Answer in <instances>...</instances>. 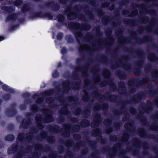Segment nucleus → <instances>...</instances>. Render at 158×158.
I'll return each instance as SVG.
<instances>
[{
    "label": "nucleus",
    "mask_w": 158,
    "mask_h": 158,
    "mask_svg": "<svg viewBox=\"0 0 158 158\" xmlns=\"http://www.w3.org/2000/svg\"><path fill=\"white\" fill-rule=\"evenodd\" d=\"M148 91L147 93L149 95L153 96L156 94V90L153 89V85L152 84H148L147 87Z\"/></svg>",
    "instance_id": "nucleus-35"
},
{
    "label": "nucleus",
    "mask_w": 158,
    "mask_h": 158,
    "mask_svg": "<svg viewBox=\"0 0 158 158\" xmlns=\"http://www.w3.org/2000/svg\"><path fill=\"white\" fill-rule=\"evenodd\" d=\"M55 90L53 89H50L45 91L43 95L45 96H51L54 93Z\"/></svg>",
    "instance_id": "nucleus-47"
},
{
    "label": "nucleus",
    "mask_w": 158,
    "mask_h": 158,
    "mask_svg": "<svg viewBox=\"0 0 158 158\" xmlns=\"http://www.w3.org/2000/svg\"><path fill=\"white\" fill-rule=\"evenodd\" d=\"M65 39L67 40L68 43L73 44L74 42V39L71 35H66Z\"/></svg>",
    "instance_id": "nucleus-46"
},
{
    "label": "nucleus",
    "mask_w": 158,
    "mask_h": 158,
    "mask_svg": "<svg viewBox=\"0 0 158 158\" xmlns=\"http://www.w3.org/2000/svg\"><path fill=\"white\" fill-rule=\"evenodd\" d=\"M34 137L33 133L31 132L27 133L25 139L29 142L31 141Z\"/></svg>",
    "instance_id": "nucleus-53"
},
{
    "label": "nucleus",
    "mask_w": 158,
    "mask_h": 158,
    "mask_svg": "<svg viewBox=\"0 0 158 158\" xmlns=\"http://www.w3.org/2000/svg\"><path fill=\"white\" fill-rule=\"evenodd\" d=\"M145 93L143 91H140L134 94L130 100H122L118 102V105H121L119 110H115L113 111L114 114L115 115H120L122 114L121 111L123 109H126L125 105L131 103L136 104L139 102L142 98L145 96Z\"/></svg>",
    "instance_id": "nucleus-3"
},
{
    "label": "nucleus",
    "mask_w": 158,
    "mask_h": 158,
    "mask_svg": "<svg viewBox=\"0 0 158 158\" xmlns=\"http://www.w3.org/2000/svg\"><path fill=\"white\" fill-rule=\"evenodd\" d=\"M2 89L4 91L7 92H8L11 93H15V91L13 89L9 88L8 86L4 84L2 86Z\"/></svg>",
    "instance_id": "nucleus-44"
},
{
    "label": "nucleus",
    "mask_w": 158,
    "mask_h": 158,
    "mask_svg": "<svg viewBox=\"0 0 158 158\" xmlns=\"http://www.w3.org/2000/svg\"><path fill=\"white\" fill-rule=\"evenodd\" d=\"M99 69V66L98 65H96L95 66L94 69L93 70V71L95 73L94 76L96 78V80L100 81L101 80L100 77L98 75V72L97 71Z\"/></svg>",
    "instance_id": "nucleus-41"
},
{
    "label": "nucleus",
    "mask_w": 158,
    "mask_h": 158,
    "mask_svg": "<svg viewBox=\"0 0 158 158\" xmlns=\"http://www.w3.org/2000/svg\"><path fill=\"white\" fill-rule=\"evenodd\" d=\"M48 133L47 131H42L41 132L40 135H38L36 136V139L40 141L46 139L47 142L51 144L54 143L56 140L54 136L52 135L48 136Z\"/></svg>",
    "instance_id": "nucleus-12"
},
{
    "label": "nucleus",
    "mask_w": 158,
    "mask_h": 158,
    "mask_svg": "<svg viewBox=\"0 0 158 158\" xmlns=\"http://www.w3.org/2000/svg\"><path fill=\"white\" fill-rule=\"evenodd\" d=\"M90 125L89 121L86 119H83L81 120L80 126L78 124H75L72 127L70 124L65 123L63 125L64 131L62 133V135L64 137H69L71 131L78 132L80 130L81 127H89Z\"/></svg>",
    "instance_id": "nucleus-4"
},
{
    "label": "nucleus",
    "mask_w": 158,
    "mask_h": 158,
    "mask_svg": "<svg viewBox=\"0 0 158 158\" xmlns=\"http://www.w3.org/2000/svg\"><path fill=\"white\" fill-rule=\"evenodd\" d=\"M31 118L29 117H27L25 121L24 119L23 120L20 124V127L24 129H27L31 123Z\"/></svg>",
    "instance_id": "nucleus-29"
},
{
    "label": "nucleus",
    "mask_w": 158,
    "mask_h": 158,
    "mask_svg": "<svg viewBox=\"0 0 158 158\" xmlns=\"http://www.w3.org/2000/svg\"><path fill=\"white\" fill-rule=\"evenodd\" d=\"M133 125V122L131 120L129 122L125 123L124 124V127L125 129L128 130L129 131H131Z\"/></svg>",
    "instance_id": "nucleus-43"
},
{
    "label": "nucleus",
    "mask_w": 158,
    "mask_h": 158,
    "mask_svg": "<svg viewBox=\"0 0 158 158\" xmlns=\"http://www.w3.org/2000/svg\"><path fill=\"white\" fill-rule=\"evenodd\" d=\"M151 76L153 81H155L158 78V69H154L151 71Z\"/></svg>",
    "instance_id": "nucleus-45"
},
{
    "label": "nucleus",
    "mask_w": 158,
    "mask_h": 158,
    "mask_svg": "<svg viewBox=\"0 0 158 158\" xmlns=\"http://www.w3.org/2000/svg\"><path fill=\"white\" fill-rule=\"evenodd\" d=\"M85 95L82 97V99L84 102H87L90 99V96L88 93L84 92Z\"/></svg>",
    "instance_id": "nucleus-49"
},
{
    "label": "nucleus",
    "mask_w": 158,
    "mask_h": 158,
    "mask_svg": "<svg viewBox=\"0 0 158 158\" xmlns=\"http://www.w3.org/2000/svg\"><path fill=\"white\" fill-rule=\"evenodd\" d=\"M1 9L9 13H10L15 10V8L12 6H3L1 7Z\"/></svg>",
    "instance_id": "nucleus-37"
},
{
    "label": "nucleus",
    "mask_w": 158,
    "mask_h": 158,
    "mask_svg": "<svg viewBox=\"0 0 158 158\" xmlns=\"http://www.w3.org/2000/svg\"><path fill=\"white\" fill-rule=\"evenodd\" d=\"M48 129L55 133H58L62 131V128L58 125H55L54 126L49 125L48 127Z\"/></svg>",
    "instance_id": "nucleus-26"
},
{
    "label": "nucleus",
    "mask_w": 158,
    "mask_h": 158,
    "mask_svg": "<svg viewBox=\"0 0 158 158\" xmlns=\"http://www.w3.org/2000/svg\"><path fill=\"white\" fill-rule=\"evenodd\" d=\"M153 151L156 154V157L153 156H151L150 157L148 158H158V146H155L152 147Z\"/></svg>",
    "instance_id": "nucleus-55"
},
{
    "label": "nucleus",
    "mask_w": 158,
    "mask_h": 158,
    "mask_svg": "<svg viewBox=\"0 0 158 158\" xmlns=\"http://www.w3.org/2000/svg\"><path fill=\"white\" fill-rule=\"evenodd\" d=\"M58 99L59 102L63 103L64 107L59 110L60 114H64L65 115H68L70 114V111L68 108V105L67 104H64V103L65 101L64 99V96L61 95L58 98Z\"/></svg>",
    "instance_id": "nucleus-17"
},
{
    "label": "nucleus",
    "mask_w": 158,
    "mask_h": 158,
    "mask_svg": "<svg viewBox=\"0 0 158 158\" xmlns=\"http://www.w3.org/2000/svg\"><path fill=\"white\" fill-rule=\"evenodd\" d=\"M92 95L94 96H96L98 97H103L105 98V96L99 93V92L98 90H95L92 93Z\"/></svg>",
    "instance_id": "nucleus-62"
},
{
    "label": "nucleus",
    "mask_w": 158,
    "mask_h": 158,
    "mask_svg": "<svg viewBox=\"0 0 158 158\" xmlns=\"http://www.w3.org/2000/svg\"><path fill=\"white\" fill-rule=\"evenodd\" d=\"M102 118L100 113H97L94 115V120L91 124L92 128L98 127L102 121Z\"/></svg>",
    "instance_id": "nucleus-20"
},
{
    "label": "nucleus",
    "mask_w": 158,
    "mask_h": 158,
    "mask_svg": "<svg viewBox=\"0 0 158 158\" xmlns=\"http://www.w3.org/2000/svg\"><path fill=\"white\" fill-rule=\"evenodd\" d=\"M121 147V145L120 144L117 143L114 145L113 147L111 149L108 146H106L103 148L102 149V151L103 152H108L110 156V158H113L112 156H115L116 155V152L115 151L117 149H119Z\"/></svg>",
    "instance_id": "nucleus-14"
},
{
    "label": "nucleus",
    "mask_w": 158,
    "mask_h": 158,
    "mask_svg": "<svg viewBox=\"0 0 158 158\" xmlns=\"http://www.w3.org/2000/svg\"><path fill=\"white\" fill-rule=\"evenodd\" d=\"M54 98L52 97H50L48 98H47L46 99V102L50 104L51 105H53L54 106L55 105L52 104V103L54 102Z\"/></svg>",
    "instance_id": "nucleus-63"
},
{
    "label": "nucleus",
    "mask_w": 158,
    "mask_h": 158,
    "mask_svg": "<svg viewBox=\"0 0 158 158\" xmlns=\"http://www.w3.org/2000/svg\"><path fill=\"white\" fill-rule=\"evenodd\" d=\"M95 12L97 13L98 15L102 18V23L104 25H106L109 22V17L107 15H104L105 13L101 8L95 9Z\"/></svg>",
    "instance_id": "nucleus-19"
},
{
    "label": "nucleus",
    "mask_w": 158,
    "mask_h": 158,
    "mask_svg": "<svg viewBox=\"0 0 158 158\" xmlns=\"http://www.w3.org/2000/svg\"><path fill=\"white\" fill-rule=\"evenodd\" d=\"M149 81V78L148 76H145L139 81L138 79L134 77L130 79L127 82L128 86L131 87L129 92L133 94L136 92V87L135 85V84H137L141 86L147 83Z\"/></svg>",
    "instance_id": "nucleus-5"
},
{
    "label": "nucleus",
    "mask_w": 158,
    "mask_h": 158,
    "mask_svg": "<svg viewBox=\"0 0 158 158\" xmlns=\"http://www.w3.org/2000/svg\"><path fill=\"white\" fill-rule=\"evenodd\" d=\"M31 111L34 113L37 112L39 110V107L36 104L32 105L31 107Z\"/></svg>",
    "instance_id": "nucleus-58"
},
{
    "label": "nucleus",
    "mask_w": 158,
    "mask_h": 158,
    "mask_svg": "<svg viewBox=\"0 0 158 158\" xmlns=\"http://www.w3.org/2000/svg\"><path fill=\"white\" fill-rule=\"evenodd\" d=\"M15 138V136L13 134H9L5 138V139L6 141H13Z\"/></svg>",
    "instance_id": "nucleus-54"
},
{
    "label": "nucleus",
    "mask_w": 158,
    "mask_h": 158,
    "mask_svg": "<svg viewBox=\"0 0 158 158\" xmlns=\"http://www.w3.org/2000/svg\"><path fill=\"white\" fill-rule=\"evenodd\" d=\"M138 134L141 137L146 138L148 136V134L146 129L143 127L139 128L138 130Z\"/></svg>",
    "instance_id": "nucleus-32"
},
{
    "label": "nucleus",
    "mask_w": 158,
    "mask_h": 158,
    "mask_svg": "<svg viewBox=\"0 0 158 158\" xmlns=\"http://www.w3.org/2000/svg\"><path fill=\"white\" fill-rule=\"evenodd\" d=\"M123 137L122 138L121 140L122 142H127L128 139L129 137V135L128 133H124L123 134Z\"/></svg>",
    "instance_id": "nucleus-56"
},
{
    "label": "nucleus",
    "mask_w": 158,
    "mask_h": 158,
    "mask_svg": "<svg viewBox=\"0 0 158 158\" xmlns=\"http://www.w3.org/2000/svg\"><path fill=\"white\" fill-rule=\"evenodd\" d=\"M25 135L24 133L21 132L19 134L17 137V139L19 141L22 142L25 139Z\"/></svg>",
    "instance_id": "nucleus-59"
},
{
    "label": "nucleus",
    "mask_w": 158,
    "mask_h": 158,
    "mask_svg": "<svg viewBox=\"0 0 158 158\" xmlns=\"http://www.w3.org/2000/svg\"><path fill=\"white\" fill-rule=\"evenodd\" d=\"M83 8V6L80 4L75 5L72 9L75 12L71 10L68 13H65L68 19L69 20H73L76 19L77 17V15L79 14V12L81 11Z\"/></svg>",
    "instance_id": "nucleus-10"
},
{
    "label": "nucleus",
    "mask_w": 158,
    "mask_h": 158,
    "mask_svg": "<svg viewBox=\"0 0 158 158\" xmlns=\"http://www.w3.org/2000/svg\"><path fill=\"white\" fill-rule=\"evenodd\" d=\"M131 6L132 7H136L138 8L142 9L144 10L145 12L147 13L149 12V11L148 10V9L150 7V6H148L147 5L144 3L137 4L134 3L131 4Z\"/></svg>",
    "instance_id": "nucleus-27"
},
{
    "label": "nucleus",
    "mask_w": 158,
    "mask_h": 158,
    "mask_svg": "<svg viewBox=\"0 0 158 158\" xmlns=\"http://www.w3.org/2000/svg\"><path fill=\"white\" fill-rule=\"evenodd\" d=\"M53 112L50 109L47 108L45 110L43 113L44 118L40 114L36 115L35 116V119L37 124V126L39 130H42L44 128V125L42 124L48 123H52L54 121V118L52 115Z\"/></svg>",
    "instance_id": "nucleus-2"
},
{
    "label": "nucleus",
    "mask_w": 158,
    "mask_h": 158,
    "mask_svg": "<svg viewBox=\"0 0 158 158\" xmlns=\"http://www.w3.org/2000/svg\"><path fill=\"white\" fill-rule=\"evenodd\" d=\"M18 149V145L17 144H14L12 145L9 147L7 149V153L8 154H11L13 153L16 152Z\"/></svg>",
    "instance_id": "nucleus-33"
},
{
    "label": "nucleus",
    "mask_w": 158,
    "mask_h": 158,
    "mask_svg": "<svg viewBox=\"0 0 158 158\" xmlns=\"http://www.w3.org/2000/svg\"><path fill=\"white\" fill-rule=\"evenodd\" d=\"M90 113L88 110H85L82 111V114L84 118H88L89 116Z\"/></svg>",
    "instance_id": "nucleus-57"
},
{
    "label": "nucleus",
    "mask_w": 158,
    "mask_h": 158,
    "mask_svg": "<svg viewBox=\"0 0 158 158\" xmlns=\"http://www.w3.org/2000/svg\"><path fill=\"white\" fill-rule=\"evenodd\" d=\"M147 58L148 60L150 61H158V58L156 57V54L154 52H151L148 55Z\"/></svg>",
    "instance_id": "nucleus-39"
},
{
    "label": "nucleus",
    "mask_w": 158,
    "mask_h": 158,
    "mask_svg": "<svg viewBox=\"0 0 158 158\" xmlns=\"http://www.w3.org/2000/svg\"><path fill=\"white\" fill-rule=\"evenodd\" d=\"M139 110L142 111V114L140 113L139 114L136 116L137 119H140L143 125H146L147 123V119L145 118H143L142 114L143 113L149 114L152 111L153 109V106L152 104L147 101V103H144L141 105L139 108Z\"/></svg>",
    "instance_id": "nucleus-6"
},
{
    "label": "nucleus",
    "mask_w": 158,
    "mask_h": 158,
    "mask_svg": "<svg viewBox=\"0 0 158 158\" xmlns=\"http://www.w3.org/2000/svg\"><path fill=\"white\" fill-rule=\"evenodd\" d=\"M112 32V31L111 29H109L108 31H106V34L107 36L108 34L110 36L109 37V39L110 41V44H112L114 43V39L111 35Z\"/></svg>",
    "instance_id": "nucleus-40"
},
{
    "label": "nucleus",
    "mask_w": 158,
    "mask_h": 158,
    "mask_svg": "<svg viewBox=\"0 0 158 158\" xmlns=\"http://www.w3.org/2000/svg\"><path fill=\"white\" fill-rule=\"evenodd\" d=\"M120 65L123 67L124 69L127 71L130 72L131 70V66L130 64H126L123 63L121 59L119 58L117 59V60L114 64H112L111 68L112 69H114L118 66V65Z\"/></svg>",
    "instance_id": "nucleus-15"
},
{
    "label": "nucleus",
    "mask_w": 158,
    "mask_h": 158,
    "mask_svg": "<svg viewBox=\"0 0 158 158\" xmlns=\"http://www.w3.org/2000/svg\"><path fill=\"white\" fill-rule=\"evenodd\" d=\"M68 100L70 102L77 101L78 99V98L77 96H70L67 98Z\"/></svg>",
    "instance_id": "nucleus-60"
},
{
    "label": "nucleus",
    "mask_w": 158,
    "mask_h": 158,
    "mask_svg": "<svg viewBox=\"0 0 158 158\" xmlns=\"http://www.w3.org/2000/svg\"><path fill=\"white\" fill-rule=\"evenodd\" d=\"M152 39V36L150 35H146L142 39L140 37H137L135 38L136 42L139 44L147 42H151Z\"/></svg>",
    "instance_id": "nucleus-23"
},
{
    "label": "nucleus",
    "mask_w": 158,
    "mask_h": 158,
    "mask_svg": "<svg viewBox=\"0 0 158 158\" xmlns=\"http://www.w3.org/2000/svg\"><path fill=\"white\" fill-rule=\"evenodd\" d=\"M135 52L136 55L141 59L135 62V65L137 68L134 69L133 72L135 75L139 76L141 73L140 69L143 67L144 63V61L143 59L144 58L145 53L143 50L141 49H137Z\"/></svg>",
    "instance_id": "nucleus-7"
},
{
    "label": "nucleus",
    "mask_w": 158,
    "mask_h": 158,
    "mask_svg": "<svg viewBox=\"0 0 158 158\" xmlns=\"http://www.w3.org/2000/svg\"><path fill=\"white\" fill-rule=\"evenodd\" d=\"M64 144L67 147H70L73 145V141L72 139L67 140L65 141Z\"/></svg>",
    "instance_id": "nucleus-64"
},
{
    "label": "nucleus",
    "mask_w": 158,
    "mask_h": 158,
    "mask_svg": "<svg viewBox=\"0 0 158 158\" xmlns=\"http://www.w3.org/2000/svg\"><path fill=\"white\" fill-rule=\"evenodd\" d=\"M81 108L80 107H78L74 109V113L76 116H78L81 114Z\"/></svg>",
    "instance_id": "nucleus-61"
},
{
    "label": "nucleus",
    "mask_w": 158,
    "mask_h": 158,
    "mask_svg": "<svg viewBox=\"0 0 158 158\" xmlns=\"http://www.w3.org/2000/svg\"><path fill=\"white\" fill-rule=\"evenodd\" d=\"M118 93H120V88H126L125 84L123 81H119L118 82Z\"/></svg>",
    "instance_id": "nucleus-52"
},
{
    "label": "nucleus",
    "mask_w": 158,
    "mask_h": 158,
    "mask_svg": "<svg viewBox=\"0 0 158 158\" xmlns=\"http://www.w3.org/2000/svg\"><path fill=\"white\" fill-rule=\"evenodd\" d=\"M83 7V9L84 11H85V13L89 19L91 20H94L95 19V16L92 12L89 10L90 6L88 5H85Z\"/></svg>",
    "instance_id": "nucleus-25"
},
{
    "label": "nucleus",
    "mask_w": 158,
    "mask_h": 158,
    "mask_svg": "<svg viewBox=\"0 0 158 158\" xmlns=\"http://www.w3.org/2000/svg\"><path fill=\"white\" fill-rule=\"evenodd\" d=\"M111 75V73L109 70H105L103 76L104 79L106 80L102 81L100 84V85L101 87H105L108 84L110 90L112 89L113 91H114L117 89V85L110 78Z\"/></svg>",
    "instance_id": "nucleus-8"
},
{
    "label": "nucleus",
    "mask_w": 158,
    "mask_h": 158,
    "mask_svg": "<svg viewBox=\"0 0 158 158\" xmlns=\"http://www.w3.org/2000/svg\"><path fill=\"white\" fill-rule=\"evenodd\" d=\"M142 144V142L138 138H135L133 139V142L132 143V146L135 147L136 148H140L141 147Z\"/></svg>",
    "instance_id": "nucleus-34"
},
{
    "label": "nucleus",
    "mask_w": 158,
    "mask_h": 158,
    "mask_svg": "<svg viewBox=\"0 0 158 158\" xmlns=\"http://www.w3.org/2000/svg\"><path fill=\"white\" fill-rule=\"evenodd\" d=\"M33 145L35 151L32 154V158H39L42 151L45 152L51 150V147L48 145H46L44 146L42 143H37L34 144Z\"/></svg>",
    "instance_id": "nucleus-9"
},
{
    "label": "nucleus",
    "mask_w": 158,
    "mask_h": 158,
    "mask_svg": "<svg viewBox=\"0 0 158 158\" xmlns=\"http://www.w3.org/2000/svg\"><path fill=\"white\" fill-rule=\"evenodd\" d=\"M109 104L107 102L103 103L101 105L96 103L93 107V110L94 111L99 110L102 109L103 111H105L107 110Z\"/></svg>",
    "instance_id": "nucleus-24"
},
{
    "label": "nucleus",
    "mask_w": 158,
    "mask_h": 158,
    "mask_svg": "<svg viewBox=\"0 0 158 158\" xmlns=\"http://www.w3.org/2000/svg\"><path fill=\"white\" fill-rule=\"evenodd\" d=\"M17 15L16 13H14L11 15H9L6 19V20L7 21H8L10 20H11L13 21H14L15 20L16 18H17Z\"/></svg>",
    "instance_id": "nucleus-42"
},
{
    "label": "nucleus",
    "mask_w": 158,
    "mask_h": 158,
    "mask_svg": "<svg viewBox=\"0 0 158 158\" xmlns=\"http://www.w3.org/2000/svg\"><path fill=\"white\" fill-rule=\"evenodd\" d=\"M151 27L149 26H146L145 27H144L142 26H140L138 27L137 31L139 33H142L144 30H146L147 31H149L151 30Z\"/></svg>",
    "instance_id": "nucleus-48"
},
{
    "label": "nucleus",
    "mask_w": 158,
    "mask_h": 158,
    "mask_svg": "<svg viewBox=\"0 0 158 158\" xmlns=\"http://www.w3.org/2000/svg\"><path fill=\"white\" fill-rule=\"evenodd\" d=\"M150 117L154 122L150 126L149 129L153 131H158V110L156 111Z\"/></svg>",
    "instance_id": "nucleus-18"
},
{
    "label": "nucleus",
    "mask_w": 158,
    "mask_h": 158,
    "mask_svg": "<svg viewBox=\"0 0 158 158\" xmlns=\"http://www.w3.org/2000/svg\"><path fill=\"white\" fill-rule=\"evenodd\" d=\"M149 21V17L147 16L141 18L140 19L137 20L135 19H126L123 20V23L125 24L129 25L133 27L136 25L137 22H139L142 23H145L148 22Z\"/></svg>",
    "instance_id": "nucleus-11"
},
{
    "label": "nucleus",
    "mask_w": 158,
    "mask_h": 158,
    "mask_svg": "<svg viewBox=\"0 0 158 158\" xmlns=\"http://www.w3.org/2000/svg\"><path fill=\"white\" fill-rule=\"evenodd\" d=\"M89 146L92 148H95L97 146V142L95 140H89L88 139Z\"/></svg>",
    "instance_id": "nucleus-51"
},
{
    "label": "nucleus",
    "mask_w": 158,
    "mask_h": 158,
    "mask_svg": "<svg viewBox=\"0 0 158 158\" xmlns=\"http://www.w3.org/2000/svg\"><path fill=\"white\" fill-rule=\"evenodd\" d=\"M68 26L69 29L74 31L73 33L77 42L81 44L80 41V39L83 38L86 40L89 41V38L93 37V35L90 33H88L85 36H83V34L81 30L87 31L91 28V25L88 23L85 24H81L78 22H71L69 23Z\"/></svg>",
    "instance_id": "nucleus-1"
},
{
    "label": "nucleus",
    "mask_w": 158,
    "mask_h": 158,
    "mask_svg": "<svg viewBox=\"0 0 158 158\" xmlns=\"http://www.w3.org/2000/svg\"><path fill=\"white\" fill-rule=\"evenodd\" d=\"M58 157L57 154L54 152H52L48 155V157L46 156H42L41 158H57Z\"/></svg>",
    "instance_id": "nucleus-50"
},
{
    "label": "nucleus",
    "mask_w": 158,
    "mask_h": 158,
    "mask_svg": "<svg viewBox=\"0 0 158 158\" xmlns=\"http://www.w3.org/2000/svg\"><path fill=\"white\" fill-rule=\"evenodd\" d=\"M32 147L31 145H28L24 150H21L17 154L15 158H21L23 154L31 150Z\"/></svg>",
    "instance_id": "nucleus-31"
},
{
    "label": "nucleus",
    "mask_w": 158,
    "mask_h": 158,
    "mask_svg": "<svg viewBox=\"0 0 158 158\" xmlns=\"http://www.w3.org/2000/svg\"><path fill=\"white\" fill-rule=\"evenodd\" d=\"M91 133L93 136L99 137V141L101 144H105L106 143L107 139L105 138H102V132L100 128H97L93 129Z\"/></svg>",
    "instance_id": "nucleus-16"
},
{
    "label": "nucleus",
    "mask_w": 158,
    "mask_h": 158,
    "mask_svg": "<svg viewBox=\"0 0 158 158\" xmlns=\"http://www.w3.org/2000/svg\"><path fill=\"white\" fill-rule=\"evenodd\" d=\"M116 75L119 79L124 80L126 78L127 74L123 71L118 70L116 72Z\"/></svg>",
    "instance_id": "nucleus-36"
},
{
    "label": "nucleus",
    "mask_w": 158,
    "mask_h": 158,
    "mask_svg": "<svg viewBox=\"0 0 158 158\" xmlns=\"http://www.w3.org/2000/svg\"><path fill=\"white\" fill-rule=\"evenodd\" d=\"M105 94L107 98L111 102H115L118 98V96L115 94H111L109 92L105 93Z\"/></svg>",
    "instance_id": "nucleus-30"
},
{
    "label": "nucleus",
    "mask_w": 158,
    "mask_h": 158,
    "mask_svg": "<svg viewBox=\"0 0 158 158\" xmlns=\"http://www.w3.org/2000/svg\"><path fill=\"white\" fill-rule=\"evenodd\" d=\"M16 106L15 104H12L10 105V108H8L6 110L5 113L7 117L10 118L16 115L17 113V110L15 108Z\"/></svg>",
    "instance_id": "nucleus-22"
},
{
    "label": "nucleus",
    "mask_w": 158,
    "mask_h": 158,
    "mask_svg": "<svg viewBox=\"0 0 158 158\" xmlns=\"http://www.w3.org/2000/svg\"><path fill=\"white\" fill-rule=\"evenodd\" d=\"M47 6L50 7L53 11H58L60 8V5L59 3H55L54 2L46 3L45 5L42 4L39 7L41 9H42L44 8L45 7Z\"/></svg>",
    "instance_id": "nucleus-21"
},
{
    "label": "nucleus",
    "mask_w": 158,
    "mask_h": 158,
    "mask_svg": "<svg viewBox=\"0 0 158 158\" xmlns=\"http://www.w3.org/2000/svg\"><path fill=\"white\" fill-rule=\"evenodd\" d=\"M7 3L9 5H13L15 6L18 7L23 3V1L22 0H10L7 2Z\"/></svg>",
    "instance_id": "nucleus-38"
},
{
    "label": "nucleus",
    "mask_w": 158,
    "mask_h": 158,
    "mask_svg": "<svg viewBox=\"0 0 158 158\" xmlns=\"http://www.w3.org/2000/svg\"><path fill=\"white\" fill-rule=\"evenodd\" d=\"M70 81L69 80H66L64 81L62 84V86L63 87V92L64 93H68L71 89L69 86Z\"/></svg>",
    "instance_id": "nucleus-28"
},
{
    "label": "nucleus",
    "mask_w": 158,
    "mask_h": 158,
    "mask_svg": "<svg viewBox=\"0 0 158 158\" xmlns=\"http://www.w3.org/2000/svg\"><path fill=\"white\" fill-rule=\"evenodd\" d=\"M30 15V17L31 18H35L39 17L40 18H47L52 19L53 18V15L50 12L44 13L42 11L38 12H33Z\"/></svg>",
    "instance_id": "nucleus-13"
}]
</instances>
